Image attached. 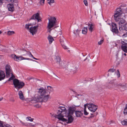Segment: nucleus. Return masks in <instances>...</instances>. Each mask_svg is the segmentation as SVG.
I'll use <instances>...</instances> for the list:
<instances>
[{
    "label": "nucleus",
    "mask_w": 127,
    "mask_h": 127,
    "mask_svg": "<svg viewBox=\"0 0 127 127\" xmlns=\"http://www.w3.org/2000/svg\"><path fill=\"white\" fill-rule=\"evenodd\" d=\"M83 111H78L76 110L75 111V113L76 116L77 117H80L83 115Z\"/></svg>",
    "instance_id": "dca6fc26"
},
{
    "label": "nucleus",
    "mask_w": 127,
    "mask_h": 127,
    "mask_svg": "<svg viewBox=\"0 0 127 127\" xmlns=\"http://www.w3.org/2000/svg\"><path fill=\"white\" fill-rule=\"evenodd\" d=\"M4 127H12L11 126L9 125H4Z\"/></svg>",
    "instance_id": "49530a36"
},
{
    "label": "nucleus",
    "mask_w": 127,
    "mask_h": 127,
    "mask_svg": "<svg viewBox=\"0 0 127 127\" xmlns=\"http://www.w3.org/2000/svg\"><path fill=\"white\" fill-rule=\"evenodd\" d=\"M12 74V76L11 77H12V78L13 79L15 78V76L14 75H13L12 73H11Z\"/></svg>",
    "instance_id": "3c124183"
},
{
    "label": "nucleus",
    "mask_w": 127,
    "mask_h": 127,
    "mask_svg": "<svg viewBox=\"0 0 127 127\" xmlns=\"http://www.w3.org/2000/svg\"><path fill=\"white\" fill-rule=\"evenodd\" d=\"M10 66L8 64L6 65L5 67L6 76L7 77H9L12 73V70Z\"/></svg>",
    "instance_id": "9d476101"
},
{
    "label": "nucleus",
    "mask_w": 127,
    "mask_h": 127,
    "mask_svg": "<svg viewBox=\"0 0 127 127\" xmlns=\"http://www.w3.org/2000/svg\"><path fill=\"white\" fill-rule=\"evenodd\" d=\"M49 29V31H48V32H50L52 30V29H51V28H50V29Z\"/></svg>",
    "instance_id": "5fc2aeb1"
},
{
    "label": "nucleus",
    "mask_w": 127,
    "mask_h": 127,
    "mask_svg": "<svg viewBox=\"0 0 127 127\" xmlns=\"http://www.w3.org/2000/svg\"><path fill=\"white\" fill-rule=\"evenodd\" d=\"M33 58L34 59H35V60H38V59L35 58V57H33Z\"/></svg>",
    "instance_id": "13d9d810"
},
{
    "label": "nucleus",
    "mask_w": 127,
    "mask_h": 127,
    "mask_svg": "<svg viewBox=\"0 0 127 127\" xmlns=\"http://www.w3.org/2000/svg\"><path fill=\"white\" fill-rule=\"evenodd\" d=\"M84 4L86 6H87L88 5V3L87 1L86 0H84Z\"/></svg>",
    "instance_id": "a19ab883"
},
{
    "label": "nucleus",
    "mask_w": 127,
    "mask_h": 127,
    "mask_svg": "<svg viewBox=\"0 0 127 127\" xmlns=\"http://www.w3.org/2000/svg\"><path fill=\"white\" fill-rule=\"evenodd\" d=\"M41 19L42 18L40 16L39 11H38L36 13L34 14L32 16L30 20L36 19L38 22H39L42 21Z\"/></svg>",
    "instance_id": "423d86ee"
},
{
    "label": "nucleus",
    "mask_w": 127,
    "mask_h": 127,
    "mask_svg": "<svg viewBox=\"0 0 127 127\" xmlns=\"http://www.w3.org/2000/svg\"><path fill=\"white\" fill-rule=\"evenodd\" d=\"M48 20L49 22L47 27L48 29L51 28L54 26V28H56V26L57 21L56 18L54 17H51Z\"/></svg>",
    "instance_id": "7ed1b4c3"
},
{
    "label": "nucleus",
    "mask_w": 127,
    "mask_h": 127,
    "mask_svg": "<svg viewBox=\"0 0 127 127\" xmlns=\"http://www.w3.org/2000/svg\"><path fill=\"white\" fill-rule=\"evenodd\" d=\"M34 106L35 107H36L39 108L41 106H40V105L38 104H36V105H34Z\"/></svg>",
    "instance_id": "a18cd8bd"
},
{
    "label": "nucleus",
    "mask_w": 127,
    "mask_h": 127,
    "mask_svg": "<svg viewBox=\"0 0 127 127\" xmlns=\"http://www.w3.org/2000/svg\"><path fill=\"white\" fill-rule=\"evenodd\" d=\"M125 87L127 88V84L125 83V84H118L116 83L114 84L113 86V88L115 89H117V88H120V87Z\"/></svg>",
    "instance_id": "ddd939ff"
},
{
    "label": "nucleus",
    "mask_w": 127,
    "mask_h": 127,
    "mask_svg": "<svg viewBox=\"0 0 127 127\" xmlns=\"http://www.w3.org/2000/svg\"><path fill=\"white\" fill-rule=\"evenodd\" d=\"M78 106L74 105L70 106L67 110L68 113L67 114L72 115L76 110V107Z\"/></svg>",
    "instance_id": "0eeeda50"
},
{
    "label": "nucleus",
    "mask_w": 127,
    "mask_h": 127,
    "mask_svg": "<svg viewBox=\"0 0 127 127\" xmlns=\"http://www.w3.org/2000/svg\"><path fill=\"white\" fill-rule=\"evenodd\" d=\"M122 37L125 39V41L127 42V32L124 33Z\"/></svg>",
    "instance_id": "a878e982"
},
{
    "label": "nucleus",
    "mask_w": 127,
    "mask_h": 127,
    "mask_svg": "<svg viewBox=\"0 0 127 127\" xmlns=\"http://www.w3.org/2000/svg\"><path fill=\"white\" fill-rule=\"evenodd\" d=\"M87 105V104H84V109H85V108H86V109Z\"/></svg>",
    "instance_id": "864d4df0"
},
{
    "label": "nucleus",
    "mask_w": 127,
    "mask_h": 127,
    "mask_svg": "<svg viewBox=\"0 0 127 127\" xmlns=\"http://www.w3.org/2000/svg\"><path fill=\"white\" fill-rule=\"evenodd\" d=\"M18 95L20 98L21 100H23L25 99L23 93L21 91H19Z\"/></svg>",
    "instance_id": "6ab92c4d"
},
{
    "label": "nucleus",
    "mask_w": 127,
    "mask_h": 127,
    "mask_svg": "<svg viewBox=\"0 0 127 127\" xmlns=\"http://www.w3.org/2000/svg\"><path fill=\"white\" fill-rule=\"evenodd\" d=\"M87 58H86V59H85L84 60V61H85L87 59Z\"/></svg>",
    "instance_id": "e2e57ef3"
},
{
    "label": "nucleus",
    "mask_w": 127,
    "mask_h": 127,
    "mask_svg": "<svg viewBox=\"0 0 127 127\" xmlns=\"http://www.w3.org/2000/svg\"><path fill=\"white\" fill-rule=\"evenodd\" d=\"M47 90L41 87L39 89L38 92L40 94V96H38L37 100L39 102H46L48 100L49 95L46 94H48Z\"/></svg>",
    "instance_id": "f03ea898"
},
{
    "label": "nucleus",
    "mask_w": 127,
    "mask_h": 127,
    "mask_svg": "<svg viewBox=\"0 0 127 127\" xmlns=\"http://www.w3.org/2000/svg\"><path fill=\"white\" fill-rule=\"evenodd\" d=\"M124 113L125 114H127V108H126V107L125 108L124 111Z\"/></svg>",
    "instance_id": "79ce46f5"
},
{
    "label": "nucleus",
    "mask_w": 127,
    "mask_h": 127,
    "mask_svg": "<svg viewBox=\"0 0 127 127\" xmlns=\"http://www.w3.org/2000/svg\"><path fill=\"white\" fill-rule=\"evenodd\" d=\"M115 70H116L113 68L110 69L108 70V72H114Z\"/></svg>",
    "instance_id": "72a5a7b5"
},
{
    "label": "nucleus",
    "mask_w": 127,
    "mask_h": 127,
    "mask_svg": "<svg viewBox=\"0 0 127 127\" xmlns=\"http://www.w3.org/2000/svg\"><path fill=\"white\" fill-rule=\"evenodd\" d=\"M112 28L111 30L112 32L115 34H118L119 33V31L117 28V25L114 23H112L111 24Z\"/></svg>",
    "instance_id": "1a4fd4ad"
},
{
    "label": "nucleus",
    "mask_w": 127,
    "mask_h": 127,
    "mask_svg": "<svg viewBox=\"0 0 127 127\" xmlns=\"http://www.w3.org/2000/svg\"><path fill=\"white\" fill-rule=\"evenodd\" d=\"M20 122L21 123V124H22V125L23 126H28V124L27 123H25L24 122H22L21 121H20Z\"/></svg>",
    "instance_id": "473e14b6"
},
{
    "label": "nucleus",
    "mask_w": 127,
    "mask_h": 127,
    "mask_svg": "<svg viewBox=\"0 0 127 127\" xmlns=\"http://www.w3.org/2000/svg\"><path fill=\"white\" fill-rule=\"evenodd\" d=\"M28 25H29V26H31L32 25L31 24H28Z\"/></svg>",
    "instance_id": "052dcab7"
},
{
    "label": "nucleus",
    "mask_w": 127,
    "mask_h": 127,
    "mask_svg": "<svg viewBox=\"0 0 127 127\" xmlns=\"http://www.w3.org/2000/svg\"><path fill=\"white\" fill-rule=\"evenodd\" d=\"M7 7L8 10L11 12H13L14 10V5L13 4H9L7 5Z\"/></svg>",
    "instance_id": "4468645a"
},
{
    "label": "nucleus",
    "mask_w": 127,
    "mask_h": 127,
    "mask_svg": "<svg viewBox=\"0 0 127 127\" xmlns=\"http://www.w3.org/2000/svg\"><path fill=\"white\" fill-rule=\"evenodd\" d=\"M13 84L15 88L18 89L22 88L25 85L24 83L16 79L13 80Z\"/></svg>",
    "instance_id": "20e7f679"
},
{
    "label": "nucleus",
    "mask_w": 127,
    "mask_h": 127,
    "mask_svg": "<svg viewBox=\"0 0 127 127\" xmlns=\"http://www.w3.org/2000/svg\"><path fill=\"white\" fill-rule=\"evenodd\" d=\"M79 31L78 29L76 31L74 32V34H78V32Z\"/></svg>",
    "instance_id": "58836bf2"
},
{
    "label": "nucleus",
    "mask_w": 127,
    "mask_h": 127,
    "mask_svg": "<svg viewBox=\"0 0 127 127\" xmlns=\"http://www.w3.org/2000/svg\"><path fill=\"white\" fill-rule=\"evenodd\" d=\"M91 115L88 117V118L89 119L95 116L94 115V114L91 113Z\"/></svg>",
    "instance_id": "c03bdc74"
},
{
    "label": "nucleus",
    "mask_w": 127,
    "mask_h": 127,
    "mask_svg": "<svg viewBox=\"0 0 127 127\" xmlns=\"http://www.w3.org/2000/svg\"><path fill=\"white\" fill-rule=\"evenodd\" d=\"M47 39L49 41V43L50 44L52 43L53 41L54 40L53 37L50 35L48 36L47 37Z\"/></svg>",
    "instance_id": "412c9836"
},
{
    "label": "nucleus",
    "mask_w": 127,
    "mask_h": 127,
    "mask_svg": "<svg viewBox=\"0 0 127 127\" xmlns=\"http://www.w3.org/2000/svg\"><path fill=\"white\" fill-rule=\"evenodd\" d=\"M3 3L2 1L1 0H0V6Z\"/></svg>",
    "instance_id": "8fccbe9b"
},
{
    "label": "nucleus",
    "mask_w": 127,
    "mask_h": 127,
    "mask_svg": "<svg viewBox=\"0 0 127 127\" xmlns=\"http://www.w3.org/2000/svg\"><path fill=\"white\" fill-rule=\"evenodd\" d=\"M28 126H30L32 127H33L35 126V125H32L31 123H28Z\"/></svg>",
    "instance_id": "c9c22d12"
},
{
    "label": "nucleus",
    "mask_w": 127,
    "mask_h": 127,
    "mask_svg": "<svg viewBox=\"0 0 127 127\" xmlns=\"http://www.w3.org/2000/svg\"><path fill=\"white\" fill-rule=\"evenodd\" d=\"M95 25L93 24L91 25L89 28V30L91 32H92L94 30L93 29V27H94Z\"/></svg>",
    "instance_id": "393cba45"
},
{
    "label": "nucleus",
    "mask_w": 127,
    "mask_h": 127,
    "mask_svg": "<svg viewBox=\"0 0 127 127\" xmlns=\"http://www.w3.org/2000/svg\"><path fill=\"white\" fill-rule=\"evenodd\" d=\"M13 78H12V77H11L8 79V81H10L11 80H13Z\"/></svg>",
    "instance_id": "09e8293b"
},
{
    "label": "nucleus",
    "mask_w": 127,
    "mask_h": 127,
    "mask_svg": "<svg viewBox=\"0 0 127 127\" xmlns=\"http://www.w3.org/2000/svg\"><path fill=\"white\" fill-rule=\"evenodd\" d=\"M89 0L91 1H94V0Z\"/></svg>",
    "instance_id": "338daca9"
},
{
    "label": "nucleus",
    "mask_w": 127,
    "mask_h": 127,
    "mask_svg": "<svg viewBox=\"0 0 127 127\" xmlns=\"http://www.w3.org/2000/svg\"><path fill=\"white\" fill-rule=\"evenodd\" d=\"M5 76L4 72L0 70V81L4 79Z\"/></svg>",
    "instance_id": "f3484780"
},
{
    "label": "nucleus",
    "mask_w": 127,
    "mask_h": 127,
    "mask_svg": "<svg viewBox=\"0 0 127 127\" xmlns=\"http://www.w3.org/2000/svg\"><path fill=\"white\" fill-rule=\"evenodd\" d=\"M30 55L31 56V57H32V58L33 57V55L31 53H30Z\"/></svg>",
    "instance_id": "4d7b16f0"
},
{
    "label": "nucleus",
    "mask_w": 127,
    "mask_h": 127,
    "mask_svg": "<svg viewBox=\"0 0 127 127\" xmlns=\"http://www.w3.org/2000/svg\"><path fill=\"white\" fill-rule=\"evenodd\" d=\"M11 56L14 61H17L19 62L23 60H27L36 62V61L33 60L32 59L29 58H25L22 56H17L15 54H12Z\"/></svg>",
    "instance_id": "39448f33"
},
{
    "label": "nucleus",
    "mask_w": 127,
    "mask_h": 127,
    "mask_svg": "<svg viewBox=\"0 0 127 127\" xmlns=\"http://www.w3.org/2000/svg\"><path fill=\"white\" fill-rule=\"evenodd\" d=\"M124 55L125 56H127V54L126 53H124Z\"/></svg>",
    "instance_id": "bf43d9fd"
},
{
    "label": "nucleus",
    "mask_w": 127,
    "mask_h": 127,
    "mask_svg": "<svg viewBox=\"0 0 127 127\" xmlns=\"http://www.w3.org/2000/svg\"><path fill=\"white\" fill-rule=\"evenodd\" d=\"M60 41L61 43H63L64 42V38L63 36L60 37Z\"/></svg>",
    "instance_id": "c85d7f7f"
},
{
    "label": "nucleus",
    "mask_w": 127,
    "mask_h": 127,
    "mask_svg": "<svg viewBox=\"0 0 127 127\" xmlns=\"http://www.w3.org/2000/svg\"><path fill=\"white\" fill-rule=\"evenodd\" d=\"M125 107H126V108H127V104L126 105Z\"/></svg>",
    "instance_id": "0e129e2a"
},
{
    "label": "nucleus",
    "mask_w": 127,
    "mask_h": 127,
    "mask_svg": "<svg viewBox=\"0 0 127 127\" xmlns=\"http://www.w3.org/2000/svg\"><path fill=\"white\" fill-rule=\"evenodd\" d=\"M88 109L92 112H95L97 109V106L92 103L89 104Z\"/></svg>",
    "instance_id": "f8f14e48"
},
{
    "label": "nucleus",
    "mask_w": 127,
    "mask_h": 127,
    "mask_svg": "<svg viewBox=\"0 0 127 127\" xmlns=\"http://www.w3.org/2000/svg\"><path fill=\"white\" fill-rule=\"evenodd\" d=\"M62 47L64 49H67L66 46L64 45H62Z\"/></svg>",
    "instance_id": "de8ad7c7"
},
{
    "label": "nucleus",
    "mask_w": 127,
    "mask_h": 127,
    "mask_svg": "<svg viewBox=\"0 0 127 127\" xmlns=\"http://www.w3.org/2000/svg\"><path fill=\"white\" fill-rule=\"evenodd\" d=\"M38 96L33 98L31 102L32 103H36L37 102H39L37 100Z\"/></svg>",
    "instance_id": "b1692460"
},
{
    "label": "nucleus",
    "mask_w": 127,
    "mask_h": 127,
    "mask_svg": "<svg viewBox=\"0 0 127 127\" xmlns=\"http://www.w3.org/2000/svg\"><path fill=\"white\" fill-rule=\"evenodd\" d=\"M4 126H3V122L0 120V127H4Z\"/></svg>",
    "instance_id": "37998d69"
},
{
    "label": "nucleus",
    "mask_w": 127,
    "mask_h": 127,
    "mask_svg": "<svg viewBox=\"0 0 127 127\" xmlns=\"http://www.w3.org/2000/svg\"><path fill=\"white\" fill-rule=\"evenodd\" d=\"M38 27V25L34 26L33 27H31L30 28L29 30L30 32L32 34V35L35 34L37 31V29Z\"/></svg>",
    "instance_id": "9b49d317"
},
{
    "label": "nucleus",
    "mask_w": 127,
    "mask_h": 127,
    "mask_svg": "<svg viewBox=\"0 0 127 127\" xmlns=\"http://www.w3.org/2000/svg\"><path fill=\"white\" fill-rule=\"evenodd\" d=\"M122 50L125 52L127 53V46L126 45H122L121 46Z\"/></svg>",
    "instance_id": "4be33fe9"
},
{
    "label": "nucleus",
    "mask_w": 127,
    "mask_h": 127,
    "mask_svg": "<svg viewBox=\"0 0 127 127\" xmlns=\"http://www.w3.org/2000/svg\"><path fill=\"white\" fill-rule=\"evenodd\" d=\"M2 33V32L1 31H0V34H1Z\"/></svg>",
    "instance_id": "774afa93"
},
{
    "label": "nucleus",
    "mask_w": 127,
    "mask_h": 127,
    "mask_svg": "<svg viewBox=\"0 0 127 127\" xmlns=\"http://www.w3.org/2000/svg\"><path fill=\"white\" fill-rule=\"evenodd\" d=\"M48 87H49L50 88H51V86H47V87L48 88Z\"/></svg>",
    "instance_id": "69168bd1"
},
{
    "label": "nucleus",
    "mask_w": 127,
    "mask_h": 127,
    "mask_svg": "<svg viewBox=\"0 0 127 127\" xmlns=\"http://www.w3.org/2000/svg\"><path fill=\"white\" fill-rule=\"evenodd\" d=\"M25 28L27 29V30H29V25H28V24H26L25 25Z\"/></svg>",
    "instance_id": "ea45409f"
},
{
    "label": "nucleus",
    "mask_w": 127,
    "mask_h": 127,
    "mask_svg": "<svg viewBox=\"0 0 127 127\" xmlns=\"http://www.w3.org/2000/svg\"><path fill=\"white\" fill-rule=\"evenodd\" d=\"M117 75H118V77H120V75L119 71L118 69L117 70Z\"/></svg>",
    "instance_id": "4c0bfd02"
},
{
    "label": "nucleus",
    "mask_w": 127,
    "mask_h": 127,
    "mask_svg": "<svg viewBox=\"0 0 127 127\" xmlns=\"http://www.w3.org/2000/svg\"><path fill=\"white\" fill-rule=\"evenodd\" d=\"M87 32V27H84L82 30V33L84 34H86Z\"/></svg>",
    "instance_id": "5701e85b"
},
{
    "label": "nucleus",
    "mask_w": 127,
    "mask_h": 127,
    "mask_svg": "<svg viewBox=\"0 0 127 127\" xmlns=\"http://www.w3.org/2000/svg\"><path fill=\"white\" fill-rule=\"evenodd\" d=\"M75 68H76V71H77V69H78V67H75Z\"/></svg>",
    "instance_id": "680f3d73"
},
{
    "label": "nucleus",
    "mask_w": 127,
    "mask_h": 127,
    "mask_svg": "<svg viewBox=\"0 0 127 127\" xmlns=\"http://www.w3.org/2000/svg\"><path fill=\"white\" fill-rule=\"evenodd\" d=\"M14 33L15 32L13 31H8L7 32V34L8 35H10L14 34Z\"/></svg>",
    "instance_id": "cd10ccee"
},
{
    "label": "nucleus",
    "mask_w": 127,
    "mask_h": 127,
    "mask_svg": "<svg viewBox=\"0 0 127 127\" xmlns=\"http://www.w3.org/2000/svg\"><path fill=\"white\" fill-rule=\"evenodd\" d=\"M122 13V9L121 8H118L114 15V19L115 20L118 21V17L121 16Z\"/></svg>",
    "instance_id": "6e6552de"
},
{
    "label": "nucleus",
    "mask_w": 127,
    "mask_h": 127,
    "mask_svg": "<svg viewBox=\"0 0 127 127\" xmlns=\"http://www.w3.org/2000/svg\"><path fill=\"white\" fill-rule=\"evenodd\" d=\"M120 16H119V17H118V20L117 21L116 20H115V21L116 22L119 21L120 22L119 23V24H123L124 23H125L126 21L123 18H120Z\"/></svg>",
    "instance_id": "aec40b11"
},
{
    "label": "nucleus",
    "mask_w": 127,
    "mask_h": 127,
    "mask_svg": "<svg viewBox=\"0 0 127 127\" xmlns=\"http://www.w3.org/2000/svg\"><path fill=\"white\" fill-rule=\"evenodd\" d=\"M33 119H29L28 120H29L30 121H31V122H32L33 121Z\"/></svg>",
    "instance_id": "603ef678"
},
{
    "label": "nucleus",
    "mask_w": 127,
    "mask_h": 127,
    "mask_svg": "<svg viewBox=\"0 0 127 127\" xmlns=\"http://www.w3.org/2000/svg\"><path fill=\"white\" fill-rule=\"evenodd\" d=\"M103 39L102 40H101L99 41L98 42V44L99 45H101L103 43Z\"/></svg>",
    "instance_id": "e433bc0d"
},
{
    "label": "nucleus",
    "mask_w": 127,
    "mask_h": 127,
    "mask_svg": "<svg viewBox=\"0 0 127 127\" xmlns=\"http://www.w3.org/2000/svg\"><path fill=\"white\" fill-rule=\"evenodd\" d=\"M119 31H121L124 30L127 31V23L124 24L123 27H120L119 28Z\"/></svg>",
    "instance_id": "2eb2a0df"
},
{
    "label": "nucleus",
    "mask_w": 127,
    "mask_h": 127,
    "mask_svg": "<svg viewBox=\"0 0 127 127\" xmlns=\"http://www.w3.org/2000/svg\"><path fill=\"white\" fill-rule=\"evenodd\" d=\"M124 41H122L121 42V44H122V45H127V42H126L125 41V38H124Z\"/></svg>",
    "instance_id": "c756f323"
},
{
    "label": "nucleus",
    "mask_w": 127,
    "mask_h": 127,
    "mask_svg": "<svg viewBox=\"0 0 127 127\" xmlns=\"http://www.w3.org/2000/svg\"><path fill=\"white\" fill-rule=\"evenodd\" d=\"M30 118L31 119V118L30 117H27L26 118V119H28V120L29 119H30Z\"/></svg>",
    "instance_id": "6e6d98bb"
},
{
    "label": "nucleus",
    "mask_w": 127,
    "mask_h": 127,
    "mask_svg": "<svg viewBox=\"0 0 127 127\" xmlns=\"http://www.w3.org/2000/svg\"><path fill=\"white\" fill-rule=\"evenodd\" d=\"M67 110L64 107L59 106L58 107L56 115L53 114V116L57 118L59 120L66 122L67 124L71 123L74 120L72 115L66 114Z\"/></svg>",
    "instance_id": "f257e3e1"
},
{
    "label": "nucleus",
    "mask_w": 127,
    "mask_h": 127,
    "mask_svg": "<svg viewBox=\"0 0 127 127\" xmlns=\"http://www.w3.org/2000/svg\"><path fill=\"white\" fill-rule=\"evenodd\" d=\"M122 123L123 125H127V120L125 119L122 121Z\"/></svg>",
    "instance_id": "bb28decb"
},
{
    "label": "nucleus",
    "mask_w": 127,
    "mask_h": 127,
    "mask_svg": "<svg viewBox=\"0 0 127 127\" xmlns=\"http://www.w3.org/2000/svg\"><path fill=\"white\" fill-rule=\"evenodd\" d=\"M55 59L56 60V63L59 64L60 66L61 67L62 65L61 63V58L59 56H56Z\"/></svg>",
    "instance_id": "a211bd4d"
},
{
    "label": "nucleus",
    "mask_w": 127,
    "mask_h": 127,
    "mask_svg": "<svg viewBox=\"0 0 127 127\" xmlns=\"http://www.w3.org/2000/svg\"><path fill=\"white\" fill-rule=\"evenodd\" d=\"M45 0H40V3L41 5H43L44 4V1Z\"/></svg>",
    "instance_id": "7c9ffc66"
},
{
    "label": "nucleus",
    "mask_w": 127,
    "mask_h": 127,
    "mask_svg": "<svg viewBox=\"0 0 127 127\" xmlns=\"http://www.w3.org/2000/svg\"><path fill=\"white\" fill-rule=\"evenodd\" d=\"M49 0V1L48 2V3L50 5H51V3H53L55 2L54 0Z\"/></svg>",
    "instance_id": "2f4dec72"
},
{
    "label": "nucleus",
    "mask_w": 127,
    "mask_h": 127,
    "mask_svg": "<svg viewBox=\"0 0 127 127\" xmlns=\"http://www.w3.org/2000/svg\"><path fill=\"white\" fill-rule=\"evenodd\" d=\"M84 114L85 115H87L88 114V113L87 111L86 108L84 109Z\"/></svg>",
    "instance_id": "f704fd0d"
}]
</instances>
